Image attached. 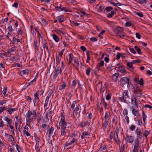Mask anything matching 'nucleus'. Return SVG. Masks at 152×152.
Returning <instances> with one entry per match:
<instances>
[{
	"label": "nucleus",
	"mask_w": 152,
	"mask_h": 152,
	"mask_svg": "<svg viewBox=\"0 0 152 152\" xmlns=\"http://www.w3.org/2000/svg\"><path fill=\"white\" fill-rule=\"evenodd\" d=\"M61 119L58 123V129L60 130L58 133L60 137L64 138L67 132L66 127L67 125L66 121L64 112H61L60 114Z\"/></svg>",
	"instance_id": "obj_1"
},
{
	"label": "nucleus",
	"mask_w": 152,
	"mask_h": 152,
	"mask_svg": "<svg viewBox=\"0 0 152 152\" xmlns=\"http://www.w3.org/2000/svg\"><path fill=\"white\" fill-rule=\"evenodd\" d=\"M118 128L117 126L116 127L114 133L113 134L112 132L110 133L107 138L108 142L110 143H112L113 141H115L116 143H118L120 141V139L118 137Z\"/></svg>",
	"instance_id": "obj_2"
},
{
	"label": "nucleus",
	"mask_w": 152,
	"mask_h": 152,
	"mask_svg": "<svg viewBox=\"0 0 152 152\" xmlns=\"http://www.w3.org/2000/svg\"><path fill=\"white\" fill-rule=\"evenodd\" d=\"M123 29L119 27L114 30V33L115 36L121 38H124L126 36V34L123 31Z\"/></svg>",
	"instance_id": "obj_3"
},
{
	"label": "nucleus",
	"mask_w": 152,
	"mask_h": 152,
	"mask_svg": "<svg viewBox=\"0 0 152 152\" xmlns=\"http://www.w3.org/2000/svg\"><path fill=\"white\" fill-rule=\"evenodd\" d=\"M128 93L129 92L128 91H124L123 92V96L118 97L119 100L122 102L126 103H127L126 99H130V96L128 95Z\"/></svg>",
	"instance_id": "obj_4"
},
{
	"label": "nucleus",
	"mask_w": 152,
	"mask_h": 152,
	"mask_svg": "<svg viewBox=\"0 0 152 152\" xmlns=\"http://www.w3.org/2000/svg\"><path fill=\"white\" fill-rule=\"evenodd\" d=\"M113 8L110 6L106 7L104 9V11L107 12H109L111 11V12L107 14V17L108 18H111L114 15L115 13L114 10H113Z\"/></svg>",
	"instance_id": "obj_5"
},
{
	"label": "nucleus",
	"mask_w": 152,
	"mask_h": 152,
	"mask_svg": "<svg viewBox=\"0 0 152 152\" xmlns=\"http://www.w3.org/2000/svg\"><path fill=\"white\" fill-rule=\"evenodd\" d=\"M135 133L136 135L137 138L138 140H142L144 138L142 136V134L141 130L138 127H137L135 130Z\"/></svg>",
	"instance_id": "obj_6"
},
{
	"label": "nucleus",
	"mask_w": 152,
	"mask_h": 152,
	"mask_svg": "<svg viewBox=\"0 0 152 152\" xmlns=\"http://www.w3.org/2000/svg\"><path fill=\"white\" fill-rule=\"evenodd\" d=\"M129 79L127 77H123L121 78L119 80L121 86L127 84H129Z\"/></svg>",
	"instance_id": "obj_7"
},
{
	"label": "nucleus",
	"mask_w": 152,
	"mask_h": 152,
	"mask_svg": "<svg viewBox=\"0 0 152 152\" xmlns=\"http://www.w3.org/2000/svg\"><path fill=\"white\" fill-rule=\"evenodd\" d=\"M54 128L52 126L48 129L47 132V134L48 135V140H50L51 136L52 135L54 134H55V132H54Z\"/></svg>",
	"instance_id": "obj_8"
},
{
	"label": "nucleus",
	"mask_w": 152,
	"mask_h": 152,
	"mask_svg": "<svg viewBox=\"0 0 152 152\" xmlns=\"http://www.w3.org/2000/svg\"><path fill=\"white\" fill-rule=\"evenodd\" d=\"M126 141L130 144H132L133 142L134 139V135H129L128 134L126 135Z\"/></svg>",
	"instance_id": "obj_9"
},
{
	"label": "nucleus",
	"mask_w": 152,
	"mask_h": 152,
	"mask_svg": "<svg viewBox=\"0 0 152 152\" xmlns=\"http://www.w3.org/2000/svg\"><path fill=\"white\" fill-rule=\"evenodd\" d=\"M54 10L56 11H64L65 12H69V10L63 7V5H60L59 6H57L54 8Z\"/></svg>",
	"instance_id": "obj_10"
},
{
	"label": "nucleus",
	"mask_w": 152,
	"mask_h": 152,
	"mask_svg": "<svg viewBox=\"0 0 152 152\" xmlns=\"http://www.w3.org/2000/svg\"><path fill=\"white\" fill-rule=\"evenodd\" d=\"M131 102L132 103L134 104L135 106L137 108H138V101L134 95L131 97Z\"/></svg>",
	"instance_id": "obj_11"
},
{
	"label": "nucleus",
	"mask_w": 152,
	"mask_h": 152,
	"mask_svg": "<svg viewBox=\"0 0 152 152\" xmlns=\"http://www.w3.org/2000/svg\"><path fill=\"white\" fill-rule=\"evenodd\" d=\"M119 73L116 72L113 74L111 76H110L109 77L113 81L117 82L118 78L119 76Z\"/></svg>",
	"instance_id": "obj_12"
},
{
	"label": "nucleus",
	"mask_w": 152,
	"mask_h": 152,
	"mask_svg": "<svg viewBox=\"0 0 152 152\" xmlns=\"http://www.w3.org/2000/svg\"><path fill=\"white\" fill-rule=\"evenodd\" d=\"M102 82L100 80L98 81L97 84L96 85L95 88L96 89L97 91L100 90L101 91L103 92L104 91L102 90Z\"/></svg>",
	"instance_id": "obj_13"
},
{
	"label": "nucleus",
	"mask_w": 152,
	"mask_h": 152,
	"mask_svg": "<svg viewBox=\"0 0 152 152\" xmlns=\"http://www.w3.org/2000/svg\"><path fill=\"white\" fill-rule=\"evenodd\" d=\"M134 148L138 149L140 146V141L138 139L135 140L134 143Z\"/></svg>",
	"instance_id": "obj_14"
},
{
	"label": "nucleus",
	"mask_w": 152,
	"mask_h": 152,
	"mask_svg": "<svg viewBox=\"0 0 152 152\" xmlns=\"http://www.w3.org/2000/svg\"><path fill=\"white\" fill-rule=\"evenodd\" d=\"M76 141V140L75 138H73L72 140H70L69 142H66L64 144V147H66L73 144H74V143Z\"/></svg>",
	"instance_id": "obj_15"
},
{
	"label": "nucleus",
	"mask_w": 152,
	"mask_h": 152,
	"mask_svg": "<svg viewBox=\"0 0 152 152\" xmlns=\"http://www.w3.org/2000/svg\"><path fill=\"white\" fill-rule=\"evenodd\" d=\"M117 71L123 73H125L126 72L125 66L122 65L118 67Z\"/></svg>",
	"instance_id": "obj_16"
},
{
	"label": "nucleus",
	"mask_w": 152,
	"mask_h": 152,
	"mask_svg": "<svg viewBox=\"0 0 152 152\" xmlns=\"http://www.w3.org/2000/svg\"><path fill=\"white\" fill-rule=\"evenodd\" d=\"M50 98L48 96H47L46 98L44 106V108L45 112L49 108L48 107V105L49 102V100Z\"/></svg>",
	"instance_id": "obj_17"
},
{
	"label": "nucleus",
	"mask_w": 152,
	"mask_h": 152,
	"mask_svg": "<svg viewBox=\"0 0 152 152\" xmlns=\"http://www.w3.org/2000/svg\"><path fill=\"white\" fill-rule=\"evenodd\" d=\"M77 83H78L77 79L75 78L69 84V86L72 88H75Z\"/></svg>",
	"instance_id": "obj_18"
},
{
	"label": "nucleus",
	"mask_w": 152,
	"mask_h": 152,
	"mask_svg": "<svg viewBox=\"0 0 152 152\" xmlns=\"http://www.w3.org/2000/svg\"><path fill=\"white\" fill-rule=\"evenodd\" d=\"M7 87H4L3 90L2 91V92H1L3 96L5 99H6L7 98Z\"/></svg>",
	"instance_id": "obj_19"
},
{
	"label": "nucleus",
	"mask_w": 152,
	"mask_h": 152,
	"mask_svg": "<svg viewBox=\"0 0 152 152\" xmlns=\"http://www.w3.org/2000/svg\"><path fill=\"white\" fill-rule=\"evenodd\" d=\"M108 121L103 120L102 122V127L103 129L104 130H105L107 128V126L108 124Z\"/></svg>",
	"instance_id": "obj_20"
},
{
	"label": "nucleus",
	"mask_w": 152,
	"mask_h": 152,
	"mask_svg": "<svg viewBox=\"0 0 152 152\" xmlns=\"http://www.w3.org/2000/svg\"><path fill=\"white\" fill-rule=\"evenodd\" d=\"M80 106L78 105L73 110V114L75 117L77 116V115L78 113V111L79 109Z\"/></svg>",
	"instance_id": "obj_21"
},
{
	"label": "nucleus",
	"mask_w": 152,
	"mask_h": 152,
	"mask_svg": "<svg viewBox=\"0 0 152 152\" xmlns=\"http://www.w3.org/2000/svg\"><path fill=\"white\" fill-rule=\"evenodd\" d=\"M5 135L7 137V138L9 140L11 141H14L15 139L14 137L12 135L6 133H5Z\"/></svg>",
	"instance_id": "obj_22"
},
{
	"label": "nucleus",
	"mask_w": 152,
	"mask_h": 152,
	"mask_svg": "<svg viewBox=\"0 0 152 152\" xmlns=\"http://www.w3.org/2000/svg\"><path fill=\"white\" fill-rule=\"evenodd\" d=\"M90 124L88 121H83L80 124V126L82 127H83L85 126H88Z\"/></svg>",
	"instance_id": "obj_23"
},
{
	"label": "nucleus",
	"mask_w": 152,
	"mask_h": 152,
	"mask_svg": "<svg viewBox=\"0 0 152 152\" xmlns=\"http://www.w3.org/2000/svg\"><path fill=\"white\" fill-rule=\"evenodd\" d=\"M62 29L60 28H56L55 29V31L56 33L60 35H61V34L65 35V33L63 32V31H62Z\"/></svg>",
	"instance_id": "obj_24"
},
{
	"label": "nucleus",
	"mask_w": 152,
	"mask_h": 152,
	"mask_svg": "<svg viewBox=\"0 0 152 152\" xmlns=\"http://www.w3.org/2000/svg\"><path fill=\"white\" fill-rule=\"evenodd\" d=\"M107 70L108 71V72L110 74H113L115 72L116 70V68H114L112 69L110 67H108L107 68Z\"/></svg>",
	"instance_id": "obj_25"
},
{
	"label": "nucleus",
	"mask_w": 152,
	"mask_h": 152,
	"mask_svg": "<svg viewBox=\"0 0 152 152\" xmlns=\"http://www.w3.org/2000/svg\"><path fill=\"white\" fill-rule=\"evenodd\" d=\"M37 80V79L36 78H34L33 80L29 82H26L25 84V86L26 87H28L29 86L31 85L32 83L35 82Z\"/></svg>",
	"instance_id": "obj_26"
},
{
	"label": "nucleus",
	"mask_w": 152,
	"mask_h": 152,
	"mask_svg": "<svg viewBox=\"0 0 152 152\" xmlns=\"http://www.w3.org/2000/svg\"><path fill=\"white\" fill-rule=\"evenodd\" d=\"M7 107L5 105L0 107V114H4V111L7 110Z\"/></svg>",
	"instance_id": "obj_27"
},
{
	"label": "nucleus",
	"mask_w": 152,
	"mask_h": 152,
	"mask_svg": "<svg viewBox=\"0 0 152 152\" xmlns=\"http://www.w3.org/2000/svg\"><path fill=\"white\" fill-rule=\"evenodd\" d=\"M6 110L9 113L10 115H11L13 112L15 111L16 109L15 108H13L11 107H8V108L7 107Z\"/></svg>",
	"instance_id": "obj_28"
},
{
	"label": "nucleus",
	"mask_w": 152,
	"mask_h": 152,
	"mask_svg": "<svg viewBox=\"0 0 152 152\" xmlns=\"http://www.w3.org/2000/svg\"><path fill=\"white\" fill-rule=\"evenodd\" d=\"M58 21L60 22H63L64 21V17L63 15H61L59 16H58L56 18Z\"/></svg>",
	"instance_id": "obj_29"
},
{
	"label": "nucleus",
	"mask_w": 152,
	"mask_h": 152,
	"mask_svg": "<svg viewBox=\"0 0 152 152\" xmlns=\"http://www.w3.org/2000/svg\"><path fill=\"white\" fill-rule=\"evenodd\" d=\"M32 115V112H31L30 110H28L27 112L26 113V115H25V117L26 118L30 119L31 116Z\"/></svg>",
	"instance_id": "obj_30"
},
{
	"label": "nucleus",
	"mask_w": 152,
	"mask_h": 152,
	"mask_svg": "<svg viewBox=\"0 0 152 152\" xmlns=\"http://www.w3.org/2000/svg\"><path fill=\"white\" fill-rule=\"evenodd\" d=\"M110 115V113L109 112H106L105 113V115L104 117V120L109 121L110 118L109 117Z\"/></svg>",
	"instance_id": "obj_31"
},
{
	"label": "nucleus",
	"mask_w": 152,
	"mask_h": 152,
	"mask_svg": "<svg viewBox=\"0 0 152 152\" xmlns=\"http://www.w3.org/2000/svg\"><path fill=\"white\" fill-rule=\"evenodd\" d=\"M52 37L53 39L56 42H58L59 41L60 39L56 34H53L52 35Z\"/></svg>",
	"instance_id": "obj_32"
},
{
	"label": "nucleus",
	"mask_w": 152,
	"mask_h": 152,
	"mask_svg": "<svg viewBox=\"0 0 152 152\" xmlns=\"http://www.w3.org/2000/svg\"><path fill=\"white\" fill-rule=\"evenodd\" d=\"M62 69H55L56 76L60 75L61 74Z\"/></svg>",
	"instance_id": "obj_33"
},
{
	"label": "nucleus",
	"mask_w": 152,
	"mask_h": 152,
	"mask_svg": "<svg viewBox=\"0 0 152 152\" xmlns=\"http://www.w3.org/2000/svg\"><path fill=\"white\" fill-rule=\"evenodd\" d=\"M66 86V83L64 82L62 83L59 86V89L60 90H62L64 89Z\"/></svg>",
	"instance_id": "obj_34"
},
{
	"label": "nucleus",
	"mask_w": 152,
	"mask_h": 152,
	"mask_svg": "<svg viewBox=\"0 0 152 152\" xmlns=\"http://www.w3.org/2000/svg\"><path fill=\"white\" fill-rule=\"evenodd\" d=\"M134 48L135 49L137 52L139 54H141L142 53L141 52V49L137 46H134Z\"/></svg>",
	"instance_id": "obj_35"
},
{
	"label": "nucleus",
	"mask_w": 152,
	"mask_h": 152,
	"mask_svg": "<svg viewBox=\"0 0 152 152\" xmlns=\"http://www.w3.org/2000/svg\"><path fill=\"white\" fill-rule=\"evenodd\" d=\"M4 120L6 122H8L12 121V119L11 118V117L10 115H7L4 117Z\"/></svg>",
	"instance_id": "obj_36"
},
{
	"label": "nucleus",
	"mask_w": 152,
	"mask_h": 152,
	"mask_svg": "<svg viewBox=\"0 0 152 152\" xmlns=\"http://www.w3.org/2000/svg\"><path fill=\"white\" fill-rule=\"evenodd\" d=\"M74 62L76 64V66H75V67L77 69L79 66V62L78 59L76 57H75L74 58Z\"/></svg>",
	"instance_id": "obj_37"
},
{
	"label": "nucleus",
	"mask_w": 152,
	"mask_h": 152,
	"mask_svg": "<svg viewBox=\"0 0 152 152\" xmlns=\"http://www.w3.org/2000/svg\"><path fill=\"white\" fill-rule=\"evenodd\" d=\"M89 135L88 133L87 132H83L81 135V138L82 139H84L86 136H88Z\"/></svg>",
	"instance_id": "obj_38"
},
{
	"label": "nucleus",
	"mask_w": 152,
	"mask_h": 152,
	"mask_svg": "<svg viewBox=\"0 0 152 152\" xmlns=\"http://www.w3.org/2000/svg\"><path fill=\"white\" fill-rule=\"evenodd\" d=\"M142 117L144 123L146 124L145 121L146 120L147 116L143 111H142Z\"/></svg>",
	"instance_id": "obj_39"
},
{
	"label": "nucleus",
	"mask_w": 152,
	"mask_h": 152,
	"mask_svg": "<svg viewBox=\"0 0 152 152\" xmlns=\"http://www.w3.org/2000/svg\"><path fill=\"white\" fill-rule=\"evenodd\" d=\"M133 64L132 63V61L130 62H127L126 64L127 66L129 68H131L133 70L134 68H132Z\"/></svg>",
	"instance_id": "obj_40"
},
{
	"label": "nucleus",
	"mask_w": 152,
	"mask_h": 152,
	"mask_svg": "<svg viewBox=\"0 0 152 152\" xmlns=\"http://www.w3.org/2000/svg\"><path fill=\"white\" fill-rule=\"evenodd\" d=\"M39 91H37L34 95V99L37 100L39 99Z\"/></svg>",
	"instance_id": "obj_41"
},
{
	"label": "nucleus",
	"mask_w": 152,
	"mask_h": 152,
	"mask_svg": "<svg viewBox=\"0 0 152 152\" xmlns=\"http://www.w3.org/2000/svg\"><path fill=\"white\" fill-rule=\"evenodd\" d=\"M15 118L16 119V121L18 123H19V124H20L22 123V119H20V117L19 116H17L15 117Z\"/></svg>",
	"instance_id": "obj_42"
},
{
	"label": "nucleus",
	"mask_w": 152,
	"mask_h": 152,
	"mask_svg": "<svg viewBox=\"0 0 152 152\" xmlns=\"http://www.w3.org/2000/svg\"><path fill=\"white\" fill-rule=\"evenodd\" d=\"M136 128V126L134 125H130L129 127V129L130 131H133Z\"/></svg>",
	"instance_id": "obj_43"
},
{
	"label": "nucleus",
	"mask_w": 152,
	"mask_h": 152,
	"mask_svg": "<svg viewBox=\"0 0 152 152\" xmlns=\"http://www.w3.org/2000/svg\"><path fill=\"white\" fill-rule=\"evenodd\" d=\"M91 69V68L89 67H88L86 70V74L87 76H89L90 75V72Z\"/></svg>",
	"instance_id": "obj_44"
},
{
	"label": "nucleus",
	"mask_w": 152,
	"mask_h": 152,
	"mask_svg": "<svg viewBox=\"0 0 152 152\" xmlns=\"http://www.w3.org/2000/svg\"><path fill=\"white\" fill-rule=\"evenodd\" d=\"M101 67L99 66V65H97L94 69L95 73H97L100 70V68Z\"/></svg>",
	"instance_id": "obj_45"
},
{
	"label": "nucleus",
	"mask_w": 152,
	"mask_h": 152,
	"mask_svg": "<svg viewBox=\"0 0 152 152\" xmlns=\"http://www.w3.org/2000/svg\"><path fill=\"white\" fill-rule=\"evenodd\" d=\"M132 113L134 116H137V115H139V111L136 110L132 111Z\"/></svg>",
	"instance_id": "obj_46"
},
{
	"label": "nucleus",
	"mask_w": 152,
	"mask_h": 152,
	"mask_svg": "<svg viewBox=\"0 0 152 152\" xmlns=\"http://www.w3.org/2000/svg\"><path fill=\"white\" fill-rule=\"evenodd\" d=\"M7 100L1 99L0 100V106H2L3 105L6 104L7 102Z\"/></svg>",
	"instance_id": "obj_47"
},
{
	"label": "nucleus",
	"mask_w": 152,
	"mask_h": 152,
	"mask_svg": "<svg viewBox=\"0 0 152 152\" xmlns=\"http://www.w3.org/2000/svg\"><path fill=\"white\" fill-rule=\"evenodd\" d=\"M37 39H35L34 42L33 44V46L35 49V50H38V49L37 48Z\"/></svg>",
	"instance_id": "obj_48"
},
{
	"label": "nucleus",
	"mask_w": 152,
	"mask_h": 152,
	"mask_svg": "<svg viewBox=\"0 0 152 152\" xmlns=\"http://www.w3.org/2000/svg\"><path fill=\"white\" fill-rule=\"evenodd\" d=\"M52 92H50L48 93V95L47 96L49 98H52L53 95H52L53 93V92L54 90H51Z\"/></svg>",
	"instance_id": "obj_49"
},
{
	"label": "nucleus",
	"mask_w": 152,
	"mask_h": 152,
	"mask_svg": "<svg viewBox=\"0 0 152 152\" xmlns=\"http://www.w3.org/2000/svg\"><path fill=\"white\" fill-rule=\"evenodd\" d=\"M104 8V7L103 5H100L99 7L98 8L97 11L99 12H101L102 10Z\"/></svg>",
	"instance_id": "obj_50"
},
{
	"label": "nucleus",
	"mask_w": 152,
	"mask_h": 152,
	"mask_svg": "<svg viewBox=\"0 0 152 152\" xmlns=\"http://www.w3.org/2000/svg\"><path fill=\"white\" fill-rule=\"evenodd\" d=\"M42 41V46L43 48L44 49L47 46L46 45L47 44V43L45 39H43V41Z\"/></svg>",
	"instance_id": "obj_51"
},
{
	"label": "nucleus",
	"mask_w": 152,
	"mask_h": 152,
	"mask_svg": "<svg viewBox=\"0 0 152 152\" xmlns=\"http://www.w3.org/2000/svg\"><path fill=\"white\" fill-rule=\"evenodd\" d=\"M37 32L38 34V36L39 39H42V41H43V39H44L43 37L40 34L39 31H38L37 30H35Z\"/></svg>",
	"instance_id": "obj_52"
},
{
	"label": "nucleus",
	"mask_w": 152,
	"mask_h": 152,
	"mask_svg": "<svg viewBox=\"0 0 152 152\" xmlns=\"http://www.w3.org/2000/svg\"><path fill=\"white\" fill-rule=\"evenodd\" d=\"M53 113V111L52 110H51L50 111H47V113L46 114L47 115V116H48L50 117L51 118H52L51 114H52Z\"/></svg>",
	"instance_id": "obj_53"
},
{
	"label": "nucleus",
	"mask_w": 152,
	"mask_h": 152,
	"mask_svg": "<svg viewBox=\"0 0 152 152\" xmlns=\"http://www.w3.org/2000/svg\"><path fill=\"white\" fill-rule=\"evenodd\" d=\"M65 49H63L61 50V52L58 54V56L61 58H63V54L64 51Z\"/></svg>",
	"instance_id": "obj_54"
},
{
	"label": "nucleus",
	"mask_w": 152,
	"mask_h": 152,
	"mask_svg": "<svg viewBox=\"0 0 152 152\" xmlns=\"http://www.w3.org/2000/svg\"><path fill=\"white\" fill-rule=\"evenodd\" d=\"M88 52H89L88 51H87V52H86L87 59L86 60V62L87 63H89V61L90 60V56L89 54L88 53Z\"/></svg>",
	"instance_id": "obj_55"
},
{
	"label": "nucleus",
	"mask_w": 152,
	"mask_h": 152,
	"mask_svg": "<svg viewBox=\"0 0 152 152\" xmlns=\"http://www.w3.org/2000/svg\"><path fill=\"white\" fill-rule=\"evenodd\" d=\"M31 119H28L26 120V125L27 126H30V124L31 122Z\"/></svg>",
	"instance_id": "obj_56"
},
{
	"label": "nucleus",
	"mask_w": 152,
	"mask_h": 152,
	"mask_svg": "<svg viewBox=\"0 0 152 152\" xmlns=\"http://www.w3.org/2000/svg\"><path fill=\"white\" fill-rule=\"evenodd\" d=\"M62 58H60L59 56H57L56 58V62L59 63L60 62Z\"/></svg>",
	"instance_id": "obj_57"
},
{
	"label": "nucleus",
	"mask_w": 152,
	"mask_h": 152,
	"mask_svg": "<svg viewBox=\"0 0 152 152\" xmlns=\"http://www.w3.org/2000/svg\"><path fill=\"white\" fill-rule=\"evenodd\" d=\"M129 50L131 53H133L134 54H136V51L134 50V48H129Z\"/></svg>",
	"instance_id": "obj_58"
},
{
	"label": "nucleus",
	"mask_w": 152,
	"mask_h": 152,
	"mask_svg": "<svg viewBox=\"0 0 152 152\" xmlns=\"http://www.w3.org/2000/svg\"><path fill=\"white\" fill-rule=\"evenodd\" d=\"M76 102L75 101H74L72 103V104L71 106V109H73L75 107V104H76Z\"/></svg>",
	"instance_id": "obj_59"
},
{
	"label": "nucleus",
	"mask_w": 152,
	"mask_h": 152,
	"mask_svg": "<svg viewBox=\"0 0 152 152\" xmlns=\"http://www.w3.org/2000/svg\"><path fill=\"white\" fill-rule=\"evenodd\" d=\"M111 95L110 94H107L105 97L106 99L107 100H109L111 98Z\"/></svg>",
	"instance_id": "obj_60"
},
{
	"label": "nucleus",
	"mask_w": 152,
	"mask_h": 152,
	"mask_svg": "<svg viewBox=\"0 0 152 152\" xmlns=\"http://www.w3.org/2000/svg\"><path fill=\"white\" fill-rule=\"evenodd\" d=\"M144 136L145 137H146L149 134V132L147 130H145L143 132Z\"/></svg>",
	"instance_id": "obj_61"
},
{
	"label": "nucleus",
	"mask_w": 152,
	"mask_h": 152,
	"mask_svg": "<svg viewBox=\"0 0 152 152\" xmlns=\"http://www.w3.org/2000/svg\"><path fill=\"white\" fill-rule=\"evenodd\" d=\"M141 61L140 59H138L135 60H132V63L133 64H135L137 63H140Z\"/></svg>",
	"instance_id": "obj_62"
},
{
	"label": "nucleus",
	"mask_w": 152,
	"mask_h": 152,
	"mask_svg": "<svg viewBox=\"0 0 152 152\" xmlns=\"http://www.w3.org/2000/svg\"><path fill=\"white\" fill-rule=\"evenodd\" d=\"M28 73V71L27 70H23L22 72V73L23 75H27Z\"/></svg>",
	"instance_id": "obj_63"
},
{
	"label": "nucleus",
	"mask_w": 152,
	"mask_h": 152,
	"mask_svg": "<svg viewBox=\"0 0 152 152\" xmlns=\"http://www.w3.org/2000/svg\"><path fill=\"white\" fill-rule=\"evenodd\" d=\"M69 60L72 61L74 58V56L72 53H70L69 54Z\"/></svg>",
	"instance_id": "obj_64"
}]
</instances>
